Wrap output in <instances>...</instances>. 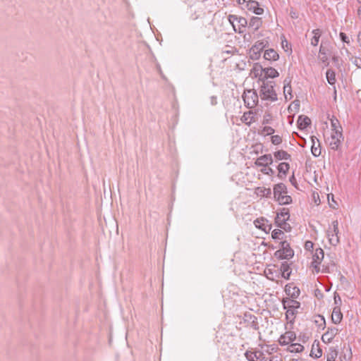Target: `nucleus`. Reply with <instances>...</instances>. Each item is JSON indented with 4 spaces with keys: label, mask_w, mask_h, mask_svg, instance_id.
<instances>
[{
    "label": "nucleus",
    "mask_w": 361,
    "mask_h": 361,
    "mask_svg": "<svg viewBox=\"0 0 361 361\" xmlns=\"http://www.w3.org/2000/svg\"><path fill=\"white\" fill-rule=\"evenodd\" d=\"M275 85L276 84L274 81L262 80V85L259 90L260 99L267 102V104L277 101L278 97L274 90Z\"/></svg>",
    "instance_id": "f257e3e1"
},
{
    "label": "nucleus",
    "mask_w": 361,
    "mask_h": 361,
    "mask_svg": "<svg viewBox=\"0 0 361 361\" xmlns=\"http://www.w3.org/2000/svg\"><path fill=\"white\" fill-rule=\"evenodd\" d=\"M282 305L283 309L286 310V319L293 324L298 313L297 310L300 307V303L295 300L286 298L283 299Z\"/></svg>",
    "instance_id": "f03ea898"
},
{
    "label": "nucleus",
    "mask_w": 361,
    "mask_h": 361,
    "mask_svg": "<svg viewBox=\"0 0 361 361\" xmlns=\"http://www.w3.org/2000/svg\"><path fill=\"white\" fill-rule=\"evenodd\" d=\"M228 20L232 25L235 32L241 34L245 31V28L247 25V20L245 18L238 15L230 14L228 16Z\"/></svg>",
    "instance_id": "7ed1b4c3"
},
{
    "label": "nucleus",
    "mask_w": 361,
    "mask_h": 361,
    "mask_svg": "<svg viewBox=\"0 0 361 361\" xmlns=\"http://www.w3.org/2000/svg\"><path fill=\"white\" fill-rule=\"evenodd\" d=\"M245 105L248 109L255 107L258 103L259 94L255 90H245L242 96Z\"/></svg>",
    "instance_id": "20e7f679"
},
{
    "label": "nucleus",
    "mask_w": 361,
    "mask_h": 361,
    "mask_svg": "<svg viewBox=\"0 0 361 361\" xmlns=\"http://www.w3.org/2000/svg\"><path fill=\"white\" fill-rule=\"evenodd\" d=\"M281 248L276 251L274 255L281 259H289L294 255V251L290 247V243L283 240L280 243Z\"/></svg>",
    "instance_id": "39448f33"
},
{
    "label": "nucleus",
    "mask_w": 361,
    "mask_h": 361,
    "mask_svg": "<svg viewBox=\"0 0 361 361\" xmlns=\"http://www.w3.org/2000/svg\"><path fill=\"white\" fill-rule=\"evenodd\" d=\"M267 44L268 42L265 40H259L256 42L249 50L250 58L253 61L258 60L261 56V53Z\"/></svg>",
    "instance_id": "423d86ee"
},
{
    "label": "nucleus",
    "mask_w": 361,
    "mask_h": 361,
    "mask_svg": "<svg viewBox=\"0 0 361 361\" xmlns=\"http://www.w3.org/2000/svg\"><path fill=\"white\" fill-rule=\"evenodd\" d=\"M290 218L289 210L287 208H281L279 212H277L275 218V224L278 227H280L285 231H287L286 226L288 224L286 221Z\"/></svg>",
    "instance_id": "0eeeda50"
},
{
    "label": "nucleus",
    "mask_w": 361,
    "mask_h": 361,
    "mask_svg": "<svg viewBox=\"0 0 361 361\" xmlns=\"http://www.w3.org/2000/svg\"><path fill=\"white\" fill-rule=\"evenodd\" d=\"M296 339L295 333L291 331H286L279 339L281 345H287Z\"/></svg>",
    "instance_id": "6e6552de"
},
{
    "label": "nucleus",
    "mask_w": 361,
    "mask_h": 361,
    "mask_svg": "<svg viewBox=\"0 0 361 361\" xmlns=\"http://www.w3.org/2000/svg\"><path fill=\"white\" fill-rule=\"evenodd\" d=\"M254 224L257 228L262 230L266 233H269L271 229V225L269 224L268 220L264 217H261L255 220Z\"/></svg>",
    "instance_id": "1a4fd4ad"
},
{
    "label": "nucleus",
    "mask_w": 361,
    "mask_h": 361,
    "mask_svg": "<svg viewBox=\"0 0 361 361\" xmlns=\"http://www.w3.org/2000/svg\"><path fill=\"white\" fill-rule=\"evenodd\" d=\"M245 356L248 361H263L265 360L264 353L260 350L255 352L247 350L245 353Z\"/></svg>",
    "instance_id": "9d476101"
},
{
    "label": "nucleus",
    "mask_w": 361,
    "mask_h": 361,
    "mask_svg": "<svg viewBox=\"0 0 361 361\" xmlns=\"http://www.w3.org/2000/svg\"><path fill=\"white\" fill-rule=\"evenodd\" d=\"M273 163V158L271 154L260 156L255 162L257 166L266 167Z\"/></svg>",
    "instance_id": "9b49d317"
},
{
    "label": "nucleus",
    "mask_w": 361,
    "mask_h": 361,
    "mask_svg": "<svg viewBox=\"0 0 361 361\" xmlns=\"http://www.w3.org/2000/svg\"><path fill=\"white\" fill-rule=\"evenodd\" d=\"M285 292L286 293L290 296V299L298 298L300 295V290L299 288L294 286L293 283H288L285 286Z\"/></svg>",
    "instance_id": "f8f14e48"
},
{
    "label": "nucleus",
    "mask_w": 361,
    "mask_h": 361,
    "mask_svg": "<svg viewBox=\"0 0 361 361\" xmlns=\"http://www.w3.org/2000/svg\"><path fill=\"white\" fill-rule=\"evenodd\" d=\"M274 197L276 200L279 199L282 195L288 193L287 188L283 183L276 184L273 189Z\"/></svg>",
    "instance_id": "ddd939ff"
},
{
    "label": "nucleus",
    "mask_w": 361,
    "mask_h": 361,
    "mask_svg": "<svg viewBox=\"0 0 361 361\" xmlns=\"http://www.w3.org/2000/svg\"><path fill=\"white\" fill-rule=\"evenodd\" d=\"M338 333V329L337 328H329L327 331L322 335V340L324 343H330Z\"/></svg>",
    "instance_id": "4468645a"
},
{
    "label": "nucleus",
    "mask_w": 361,
    "mask_h": 361,
    "mask_svg": "<svg viewBox=\"0 0 361 361\" xmlns=\"http://www.w3.org/2000/svg\"><path fill=\"white\" fill-rule=\"evenodd\" d=\"M262 25V20L259 17H252L249 22H247L248 29L252 30V32L257 30Z\"/></svg>",
    "instance_id": "2eb2a0df"
},
{
    "label": "nucleus",
    "mask_w": 361,
    "mask_h": 361,
    "mask_svg": "<svg viewBox=\"0 0 361 361\" xmlns=\"http://www.w3.org/2000/svg\"><path fill=\"white\" fill-rule=\"evenodd\" d=\"M311 124V120L310 118L304 115L299 116L298 121H297V125L298 128L300 130H303L307 128Z\"/></svg>",
    "instance_id": "dca6fc26"
},
{
    "label": "nucleus",
    "mask_w": 361,
    "mask_h": 361,
    "mask_svg": "<svg viewBox=\"0 0 361 361\" xmlns=\"http://www.w3.org/2000/svg\"><path fill=\"white\" fill-rule=\"evenodd\" d=\"M289 169H290V165L288 163H286V162L280 163L277 166V169L279 171L278 177L280 179L285 178Z\"/></svg>",
    "instance_id": "f3484780"
},
{
    "label": "nucleus",
    "mask_w": 361,
    "mask_h": 361,
    "mask_svg": "<svg viewBox=\"0 0 361 361\" xmlns=\"http://www.w3.org/2000/svg\"><path fill=\"white\" fill-rule=\"evenodd\" d=\"M328 49L325 48L323 45V42L321 44L319 51V58L322 63L324 64L325 66H328L329 65V59L327 56Z\"/></svg>",
    "instance_id": "a211bd4d"
},
{
    "label": "nucleus",
    "mask_w": 361,
    "mask_h": 361,
    "mask_svg": "<svg viewBox=\"0 0 361 361\" xmlns=\"http://www.w3.org/2000/svg\"><path fill=\"white\" fill-rule=\"evenodd\" d=\"M249 11H252L256 15H262L264 13V8L260 7L259 3L256 1H251L247 4Z\"/></svg>",
    "instance_id": "6ab92c4d"
},
{
    "label": "nucleus",
    "mask_w": 361,
    "mask_h": 361,
    "mask_svg": "<svg viewBox=\"0 0 361 361\" xmlns=\"http://www.w3.org/2000/svg\"><path fill=\"white\" fill-rule=\"evenodd\" d=\"M264 58L267 61H277L279 59V55L274 49H267L264 54Z\"/></svg>",
    "instance_id": "aec40b11"
},
{
    "label": "nucleus",
    "mask_w": 361,
    "mask_h": 361,
    "mask_svg": "<svg viewBox=\"0 0 361 361\" xmlns=\"http://www.w3.org/2000/svg\"><path fill=\"white\" fill-rule=\"evenodd\" d=\"M343 319V314L339 307H335L333 310L331 320L335 324H339Z\"/></svg>",
    "instance_id": "412c9836"
},
{
    "label": "nucleus",
    "mask_w": 361,
    "mask_h": 361,
    "mask_svg": "<svg viewBox=\"0 0 361 361\" xmlns=\"http://www.w3.org/2000/svg\"><path fill=\"white\" fill-rule=\"evenodd\" d=\"M343 141L341 139H338L335 135H331L329 138V145L331 149L338 150Z\"/></svg>",
    "instance_id": "4be33fe9"
},
{
    "label": "nucleus",
    "mask_w": 361,
    "mask_h": 361,
    "mask_svg": "<svg viewBox=\"0 0 361 361\" xmlns=\"http://www.w3.org/2000/svg\"><path fill=\"white\" fill-rule=\"evenodd\" d=\"M245 317H246L245 321L250 323V326L252 329H253L254 330L259 329V324L257 322V319L255 315L251 314H245Z\"/></svg>",
    "instance_id": "5701e85b"
},
{
    "label": "nucleus",
    "mask_w": 361,
    "mask_h": 361,
    "mask_svg": "<svg viewBox=\"0 0 361 361\" xmlns=\"http://www.w3.org/2000/svg\"><path fill=\"white\" fill-rule=\"evenodd\" d=\"M264 78L262 80H267L268 78H275L279 75V72L272 67L264 68Z\"/></svg>",
    "instance_id": "b1692460"
},
{
    "label": "nucleus",
    "mask_w": 361,
    "mask_h": 361,
    "mask_svg": "<svg viewBox=\"0 0 361 361\" xmlns=\"http://www.w3.org/2000/svg\"><path fill=\"white\" fill-rule=\"evenodd\" d=\"M324 257V252L322 248H317L315 250L314 254L313 255L312 257V264H314V263H321L322 259Z\"/></svg>",
    "instance_id": "393cba45"
},
{
    "label": "nucleus",
    "mask_w": 361,
    "mask_h": 361,
    "mask_svg": "<svg viewBox=\"0 0 361 361\" xmlns=\"http://www.w3.org/2000/svg\"><path fill=\"white\" fill-rule=\"evenodd\" d=\"M274 157L277 160H290L291 159L290 154H289L286 151L283 149L276 151L274 153Z\"/></svg>",
    "instance_id": "a878e982"
},
{
    "label": "nucleus",
    "mask_w": 361,
    "mask_h": 361,
    "mask_svg": "<svg viewBox=\"0 0 361 361\" xmlns=\"http://www.w3.org/2000/svg\"><path fill=\"white\" fill-rule=\"evenodd\" d=\"M280 271L282 273L283 278L285 279H289L291 271H290V267L286 262L281 263Z\"/></svg>",
    "instance_id": "bb28decb"
},
{
    "label": "nucleus",
    "mask_w": 361,
    "mask_h": 361,
    "mask_svg": "<svg viewBox=\"0 0 361 361\" xmlns=\"http://www.w3.org/2000/svg\"><path fill=\"white\" fill-rule=\"evenodd\" d=\"M256 193L260 197H270L272 192L271 188L258 187L256 188Z\"/></svg>",
    "instance_id": "cd10ccee"
},
{
    "label": "nucleus",
    "mask_w": 361,
    "mask_h": 361,
    "mask_svg": "<svg viewBox=\"0 0 361 361\" xmlns=\"http://www.w3.org/2000/svg\"><path fill=\"white\" fill-rule=\"evenodd\" d=\"M311 139H312V145L311 147L312 154L314 157H319L321 154L320 143H319V140H317L318 146L316 147L315 141H314V139H316V137L312 136L311 137Z\"/></svg>",
    "instance_id": "c85d7f7f"
},
{
    "label": "nucleus",
    "mask_w": 361,
    "mask_h": 361,
    "mask_svg": "<svg viewBox=\"0 0 361 361\" xmlns=\"http://www.w3.org/2000/svg\"><path fill=\"white\" fill-rule=\"evenodd\" d=\"M312 357L314 358H319L322 355V350L319 347V343H317L316 345V350H315V344H312V350L310 355Z\"/></svg>",
    "instance_id": "c756f323"
},
{
    "label": "nucleus",
    "mask_w": 361,
    "mask_h": 361,
    "mask_svg": "<svg viewBox=\"0 0 361 361\" xmlns=\"http://www.w3.org/2000/svg\"><path fill=\"white\" fill-rule=\"evenodd\" d=\"M326 78L328 82L333 85L336 83V73L332 69H328L326 72Z\"/></svg>",
    "instance_id": "7c9ffc66"
},
{
    "label": "nucleus",
    "mask_w": 361,
    "mask_h": 361,
    "mask_svg": "<svg viewBox=\"0 0 361 361\" xmlns=\"http://www.w3.org/2000/svg\"><path fill=\"white\" fill-rule=\"evenodd\" d=\"M338 356V351L334 348H330L326 354V361H335Z\"/></svg>",
    "instance_id": "2f4dec72"
},
{
    "label": "nucleus",
    "mask_w": 361,
    "mask_h": 361,
    "mask_svg": "<svg viewBox=\"0 0 361 361\" xmlns=\"http://www.w3.org/2000/svg\"><path fill=\"white\" fill-rule=\"evenodd\" d=\"M281 205L288 204L292 202V197L287 194L282 195L279 199L276 200Z\"/></svg>",
    "instance_id": "473e14b6"
},
{
    "label": "nucleus",
    "mask_w": 361,
    "mask_h": 361,
    "mask_svg": "<svg viewBox=\"0 0 361 361\" xmlns=\"http://www.w3.org/2000/svg\"><path fill=\"white\" fill-rule=\"evenodd\" d=\"M252 72L255 77L262 75V73H264V68H263L259 63H256L253 66Z\"/></svg>",
    "instance_id": "72a5a7b5"
},
{
    "label": "nucleus",
    "mask_w": 361,
    "mask_h": 361,
    "mask_svg": "<svg viewBox=\"0 0 361 361\" xmlns=\"http://www.w3.org/2000/svg\"><path fill=\"white\" fill-rule=\"evenodd\" d=\"M331 231H328L327 235L329 238V240L331 245L336 246L339 243V238L338 235H335L334 234H331Z\"/></svg>",
    "instance_id": "f704fd0d"
},
{
    "label": "nucleus",
    "mask_w": 361,
    "mask_h": 361,
    "mask_svg": "<svg viewBox=\"0 0 361 361\" xmlns=\"http://www.w3.org/2000/svg\"><path fill=\"white\" fill-rule=\"evenodd\" d=\"M290 348V351L291 353H300L304 350V346L300 343H292Z\"/></svg>",
    "instance_id": "c9c22d12"
},
{
    "label": "nucleus",
    "mask_w": 361,
    "mask_h": 361,
    "mask_svg": "<svg viewBox=\"0 0 361 361\" xmlns=\"http://www.w3.org/2000/svg\"><path fill=\"white\" fill-rule=\"evenodd\" d=\"M281 47L286 52H291V48L284 36L281 38Z\"/></svg>",
    "instance_id": "e433bc0d"
},
{
    "label": "nucleus",
    "mask_w": 361,
    "mask_h": 361,
    "mask_svg": "<svg viewBox=\"0 0 361 361\" xmlns=\"http://www.w3.org/2000/svg\"><path fill=\"white\" fill-rule=\"evenodd\" d=\"M332 227H330L329 231H331V234H334L335 235H338V222L337 220H335L331 224Z\"/></svg>",
    "instance_id": "4c0bfd02"
},
{
    "label": "nucleus",
    "mask_w": 361,
    "mask_h": 361,
    "mask_svg": "<svg viewBox=\"0 0 361 361\" xmlns=\"http://www.w3.org/2000/svg\"><path fill=\"white\" fill-rule=\"evenodd\" d=\"M317 319H315V323L319 328L324 329L326 326V321L324 316L318 315Z\"/></svg>",
    "instance_id": "58836bf2"
},
{
    "label": "nucleus",
    "mask_w": 361,
    "mask_h": 361,
    "mask_svg": "<svg viewBox=\"0 0 361 361\" xmlns=\"http://www.w3.org/2000/svg\"><path fill=\"white\" fill-rule=\"evenodd\" d=\"M331 135H335V137H338V139H341L342 140H344L343 135V128L342 127L338 128L336 130H332Z\"/></svg>",
    "instance_id": "ea45409f"
},
{
    "label": "nucleus",
    "mask_w": 361,
    "mask_h": 361,
    "mask_svg": "<svg viewBox=\"0 0 361 361\" xmlns=\"http://www.w3.org/2000/svg\"><path fill=\"white\" fill-rule=\"evenodd\" d=\"M331 126L332 130L341 127L339 121L334 116L331 118Z\"/></svg>",
    "instance_id": "a19ab883"
},
{
    "label": "nucleus",
    "mask_w": 361,
    "mask_h": 361,
    "mask_svg": "<svg viewBox=\"0 0 361 361\" xmlns=\"http://www.w3.org/2000/svg\"><path fill=\"white\" fill-rule=\"evenodd\" d=\"M284 233L280 229H274L271 233V237L273 239H281V236L283 235Z\"/></svg>",
    "instance_id": "79ce46f5"
},
{
    "label": "nucleus",
    "mask_w": 361,
    "mask_h": 361,
    "mask_svg": "<svg viewBox=\"0 0 361 361\" xmlns=\"http://www.w3.org/2000/svg\"><path fill=\"white\" fill-rule=\"evenodd\" d=\"M272 144L278 145L282 142V137L278 135H272L271 137Z\"/></svg>",
    "instance_id": "37998d69"
},
{
    "label": "nucleus",
    "mask_w": 361,
    "mask_h": 361,
    "mask_svg": "<svg viewBox=\"0 0 361 361\" xmlns=\"http://www.w3.org/2000/svg\"><path fill=\"white\" fill-rule=\"evenodd\" d=\"M339 37L342 42H343L344 43H346L348 45L350 44V38L348 37V36H347V35L345 33L341 32L339 34Z\"/></svg>",
    "instance_id": "c03bdc74"
},
{
    "label": "nucleus",
    "mask_w": 361,
    "mask_h": 361,
    "mask_svg": "<svg viewBox=\"0 0 361 361\" xmlns=\"http://www.w3.org/2000/svg\"><path fill=\"white\" fill-rule=\"evenodd\" d=\"M272 119V116L270 113L266 112L263 116V124H269L271 123V121Z\"/></svg>",
    "instance_id": "a18cd8bd"
},
{
    "label": "nucleus",
    "mask_w": 361,
    "mask_h": 361,
    "mask_svg": "<svg viewBox=\"0 0 361 361\" xmlns=\"http://www.w3.org/2000/svg\"><path fill=\"white\" fill-rule=\"evenodd\" d=\"M291 91H292V89H291V86L290 85V86L283 87L284 95H285V97H286V99H288L287 94H288L290 95L289 99H290L293 97V95L291 94Z\"/></svg>",
    "instance_id": "49530a36"
},
{
    "label": "nucleus",
    "mask_w": 361,
    "mask_h": 361,
    "mask_svg": "<svg viewBox=\"0 0 361 361\" xmlns=\"http://www.w3.org/2000/svg\"><path fill=\"white\" fill-rule=\"evenodd\" d=\"M262 132L266 133V135H272L274 133L275 130L273 128L270 126H264L262 129Z\"/></svg>",
    "instance_id": "de8ad7c7"
},
{
    "label": "nucleus",
    "mask_w": 361,
    "mask_h": 361,
    "mask_svg": "<svg viewBox=\"0 0 361 361\" xmlns=\"http://www.w3.org/2000/svg\"><path fill=\"white\" fill-rule=\"evenodd\" d=\"M261 172L266 175H274L275 171L271 168L264 167L261 169Z\"/></svg>",
    "instance_id": "09e8293b"
},
{
    "label": "nucleus",
    "mask_w": 361,
    "mask_h": 361,
    "mask_svg": "<svg viewBox=\"0 0 361 361\" xmlns=\"http://www.w3.org/2000/svg\"><path fill=\"white\" fill-rule=\"evenodd\" d=\"M314 243L310 240H307L305 243V249L306 250L310 251L313 249Z\"/></svg>",
    "instance_id": "8fccbe9b"
},
{
    "label": "nucleus",
    "mask_w": 361,
    "mask_h": 361,
    "mask_svg": "<svg viewBox=\"0 0 361 361\" xmlns=\"http://www.w3.org/2000/svg\"><path fill=\"white\" fill-rule=\"evenodd\" d=\"M319 38H317V37H312V38L311 39V44L314 47H316L319 44Z\"/></svg>",
    "instance_id": "3c124183"
},
{
    "label": "nucleus",
    "mask_w": 361,
    "mask_h": 361,
    "mask_svg": "<svg viewBox=\"0 0 361 361\" xmlns=\"http://www.w3.org/2000/svg\"><path fill=\"white\" fill-rule=\"evenodd\" d=\"M312 32L314 35V37H317V38H320L322 35V31L320 29H314Z\"/></svg>",
    "instance_id": "603ef678"
},
{
    "label": "nucleus",
    "mask_w": 361,
    "mask_h": 361,
    "mask_svg": "<svg viewBox=\"0 0 361 361\" xmlns=\"http://www.w3.org/2000/svg\"><path fill=\"white\" fill-rule=\"evenodd\" d=\"M334 301L336 304L341 303V298L336 292L334 293Z\"/></svg>",
    "instance_id": "864d4df0"
},
{
    "label": "nucleus",
    "mask_w": 361,
    "mask_h": 361,
    "mask_svg": "<svg viewBox=\"0 0 361 361\" xmlns=\"http://www.w3.org/2000/svg\"><path fill=\"white\" fill-rule=\"evenodd\" d=\"M237 49L234 47H232L231 49L225 50L224 51V53L228 54H233L234 53L237 52Z\"/></svg>",
    "instance_id": "5fc2aeb1"
},
{
    "label": "nucleus",
    "mask_w": 361,
    "mask_h": 361,
    "mask_svg": "<svg viewBox=\"0 0 361 361\" xmlns=\"http://www.w3.org/2000/svg\"><path fill=\"white\" fill-rule=\"evenodd\" d=\"M210 103L212 106L216 105L217 104V98L216 96L210 97Z\"/></svg>",
    "instance_id": "6e6d98bb"
},
{
    "label": "nucleus",
    "mask_w": 361,
    "mask_h": 361,
    "mask_svg": "<svg viewBox=\"0 0 361 361\" xmlns=\"http://www.w3.org/2000/svg\"><path fill=\"white\" fill-rule=\"evenodd\" d=\"M319 264L320 263H314V264H312V266L314 267L317 273H319L320 271Z\"/></svg>",
    "instance_id": "4d7b16f0"
},
{
    "label": "nucleus",
    "mask_w": 361,
    "mask_h": 361,
    "mask_svg": "<svg viewBox=\"0 0 361 361\" xmlns=\"http://www.w3.org/2000/svg\"><path fill=\"white\" fill-rule=\"evenodd\" d=\"M315 296L317 297L318 298H323V294L322 293L320 290L317 289L315 290Z\"/></svg>",
    "instance_id": "13d9d810"
},
{
    "label": "nucleus",
    "mask_w": 361,
    "mask_h": 361,
    "mask_svg": "<svg viewBox=\"0 0 361 361\" xmlns=\"http://www.w3.org/2000/svg\"><path fill=\"white\" fill-rule=\"evenodd\" d=\"M291 80L289 78H286L283 81L284 87L290 86Z\"/></svg>",
    "instance_id": "bf43d9fd"
},
{
    "label": "nucleus",
    "mask_w": 361,
    "mask_h": 361,
    "mask_svg": "<svg viewBox=\"0 0 361 361\" xmlns=\"http://www.w3.org/2000/svg\"><path fill=\"white\" fill-rule=\"evenodd\" d=\"M290 182L293 185H295V184L296 183V180H295V178L294 175H293L291 177H290Z\"/></svg>",
    "instance_id": "052dcab7"
},
{
    "label": "nucleus",
    "mask_w": 361,
    "mask_h": 361,
    "mask_svg": "<svg viewBox=\"0 0 361 361\" xmlns=\"http://www.w3.org/2000/svg\"><path fill=\"white\" fill-rule=\"evenodd\" d=\"M357 42L359 43L360 46L361 47V31H360L357 34Z\"/></svg>",
    "instance_id": "680f3d73"
},
{
    "label": "nucleus",
    "mask_w": 361,
    "mask_h": 361,
    "mask_svg": "<svg viewBox=\"0 0 361 361\" xmlns=\"http://www.w3.org/2000/svg\"><path fill=\"white\" fill-rule=\"evenodd\" d=\"M251 114H252V112H251V111H249V112H247V113H245V114H243V119L244 121H247V115H250Z\"/></svg>",
    "instance_id": "e2e57ef3"
},
{
    "label": "nucleus",
    "mask_w": 361,
    "mask_h": 361,
    "mask_svg": "<svg viewBox=\"0 0 361 361\" xmlns=\"http://www.w3.org/2000/svg\"><path fill=\"white\" fill-rule=\"evenodd\" d=\"M350 358V357H348L347 358L346 355H344L343 356V357H340V360H341L340 361H348Z\"/></svg>",
    "instance_id": "0e129e2a"
},
{
    "label": "nucleus",
    "mask_w": 361,
    "mask_h": 361,
    "mask_svg": "<svg viewBox=\"0 0 361 361\" xmlns=\"http://www.w3.org/2000/svg\"><path fill=\"white\" fill-rule=\"evenodd\" d=\"M359 61L361 63V59H356L354 62V64L357 66L358 68H360V65L359 64Z\"/></svg>",
    "instance_id": "69168bd1"
},
{
    "label": "nucleus",
    "mask_w": 361,
    "mask_h": 361,
    "mask_svg": "<svg viewBox=\"0 0 361 361\" xmlns=\"http://www.w3.org/2000/svg\"><path fill=\"white\" fill-rule=\"evenodd\" d=\"M269 361H279L277 356H274L269 358Z\"/></svg>",
    "instance_id": "338daca9"
},
{
    "label": "nucleus",
    "mask_w": 361,
    "mask_h": 361,
    "mask_svg": "<svg viewBox=\"0 0 361 361\" xmlns=\"http://www.w3.org/2000/svg\"><path fill=\"white\" fill-rule=\"evenodd\" d=\"M357 15L360 18H361V4L357 8Z\"/></svg>",
    "instance_id": "774afa93"
}]
</instances>
